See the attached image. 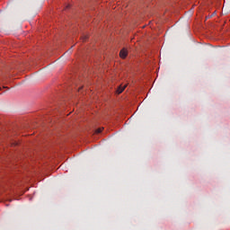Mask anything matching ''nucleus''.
<instances>
[{"label":"nucleus","mask_w":230,"mask_h":230,"mask_svg":"<svg viewBox=\"0 0 230 230\" xmlns=\"http://www.w3.org/2000/svg\"><path fill=\"white\" fill-rule=\"evenodd\" d=\"M128 55V51L127 50V49H122L119 52L120 58H127Z\"/></svg>","instance_id":"1"},{"label":"nucleus","mask_w":230,"mask_h":230,"mask_svg":"<svg viewBox=\"0 0 230 230\" xmlns=\"http://www.w3.org/2000/svg\"><path fill=\"white\" fill-rule=\"evenodd\" d=\"M125 89H127V84H120L116 91L117 94H121Z\"/></svg>","instance_id":"2"},{"label":"nucleus","mask_w":230,"mask_h":230,"mask_svg":"<svg viewBox=\"0 0 230 230\" xmlns=\"http://www.w3.org/2000/svg\"><path fill=\"white\" fill-rule=\"evenodd\" d=\"M103 132V128H99L95 130V134H102Z\"/></svg>","instance_id":"3"},{"label":"nucleus","mask_w":230,"mask_h":230,"mask_svg":"<svg viewBox=\"0 0 230 230\" xmlns=\"http://www.w3.org/2000/svg\"><path fill=\"white\" fill-rule=\"evenodd\" d=\"M88 38L89 37H87V36H83L81 39H82L83 42H84V40H87Z\"/></svg>","instance_id":"4"},{"label":"nucleus","mask_w":230,"mask_h":230,"mask_svg":"<svg viewBox=\"0 0 230 230\" xmlns=\"http://www.w3.org/2000/svg\"><path fill=\"white\" fill-rule=\"evenodd\" d=\"M80 89H82V87H81V88H79V91H80Z\"/></svg>","instance_id":"5"},{"label":"nucleus","mask_w":230,"mask_h":230,"mask_svg":"<svg viewBox=\"0 0 230 230\" xmlns=\"http://www.w3.org/2000/svg\"><path fill=\"white\" fill-rule=\"evenodd\" d=\"M80 89H82V87H81V88H79V91H80Z\"/></svg>","instance_id":"6"}]
</instances>
